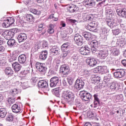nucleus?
Listing matches in <instances>:
<instances>
[{"label": "nucleus", "mask_w": 126, "mask_h": 126, "mask_svg": "<svg viewBox=\"0 0 126 126\" xmlns=\"http://www.w3.org/2000/svg\"><path fill=\"white\" fill-rule=\"evenodd\" d=\"M62 95L63 98H64L68 103H73L74 95L71 92L69 91H63Z\"/></svg>", "instance_id": "nucleus-1"}, {"label": "nucleus", "mask_w": 126, "mask_h": 126, "mask_svg": "<svg viewBox=\"0 0 126 126\" xmlns=\"http://www.w3.org/2000/svg\"><path fill=\"white\" fill-rule=\"evenodd\" d=\"M126 71L124 69H118L115 70L114 72V77L117 78V79H120V78H123L126 76Z\"/></svg>", "instance_id": "nucleus-2"}, {"label": "nucleus", "mask_w": 126, "mask_h": 126, "mask_svg": "<svg viewBox=\"0 0 126 126\" xmlns=\"http://www.w3.org/2000/svg\"><path fill=\"white\" fill-rule=\"evenodd\" d=\"M35 67L41 74H45L47 72V67L44 63L37 62L35 64Z\"/></svg>", "instance_id": "nucleus-3"}, {"label": "nucleus", "mask_w": 126, "mask_h": 126, "mask_svg": "<svg viewBox=\"0 0 126 126\" xmlns=\"http://www.w3.org/2000/svg\"><path fill=\"white\" fill-rule=\"evenodd\" d=\"M80 96L84 101H89L91 99L92 95L87 91H82L80 92Z\"/></svg>", "instance_id": "nucleus-4"}, {"label": "nucleus", "mask_w": 126, "mask_h": 126, "mask_svg": "<svg viewBox=\"0 0 126 126\" xmlns=\"http://www.w3.org/2000/svg\"><path fill=\"white\" fill-rule=\"evenodd\" d=\"M60 72L63 74L64 77H66V76H67L70 72L69 67L66 64L61 65L60 67Z\"/></svg>", "instance_id": "nucleus-5"}, {"label": "nucleus", "mask_w": 126, "mask_h": 126, "mask_svg": "<svg viewBox=\"0 0 126 126\" xmlns=\"http://www.w3.org/2000/svg\"><path fill=\"white\" fill-rule=\"evenodd\" d=\"M91 52V48L88 46L86 45L85 47H81L79 50V53L83 56H88Z\"/></svg>", "instance_id": "nucleus-6"}, {"label": "nucleus", "mask_w": 126, "mask_h": 126, "mask_svg": "<svg viewBox=\"0 0 126 126\" xmlns=\"http://www.w3.org/2000/svg\"><path fill=\"white\" fill-rule=\"evenodd\" d=\"M74 40L78 46H82L83 45V37L79 34H75Z\"/></svg>", "instance_id": "nucleus-7"}, {"label": "nucleus", "mask_w": 126, "mask_h": 126, "mask_svg": "<svg viewBox=\"0 0 126 126\" xmlns=\"http://www.w3.org/2000/svg\"><path fill=\"white\" fill-rule=\"evenodd\" d=\"M83 3L86 7H94L96 5L95 0H84Z\"/></svg>", "instance_id": "nucleus-8"}, {"label": "nucleus", "mask_w": 126, "mask_h": 126, "mask_svg": "<svg viewBox=\"0 0 126 126\" xmlns=\"http://www.w3.org/2000/svg\"><path fill=\"white\" fill-rule=\"evenodd\" d=\"M84 84L83 80L77 79L75 83V88H76L77 90H81V89H82L83 87H84Z\"/></svg>", "instance_id": "nucleus-9"}, {"label": "nucleus", "mask_w": 126, "mask_h": 126, "mask_svg": "<svg viewBox=\"0 0 126 126\" xmlns=\"http://www.w3.org/2000/svg\"><path fill=\"white\" fill-rule=\"evenodd\" d=\"M109 51L108 50H100L98 52L97 57L102 60H104L108 57Z\"/></svg>", "instance_id": "nucleus-10"}, {"label": "nucleus", "mask_w": 126, "mask_h": 126, "mask_svg": "<svg viewBox=\"0 0 126 126\" xmlns=\"http://www.w3.org/2000/svg\"><path fill=\"white\" fill-rule=\"evenodd\" d=\"M50 87H56L58 84H59V82L60 81V80L59 79V77H53L51 78L50 79Z\"/></svg>", "instance_id": "nucleus-11"}, {"label": "nucleus", "mask_w": 126, "mask_h": 126, "mask_svg": "<svg viewBox=\"0 0 126 126\" xmlns=\"http://www.w3.org/2000/svg\"><path fill=\"white\" fill-rule=\"evenodd\" d=\"M86 63L88 65L90 66H94L97 64V61L93 58H88L86 60Z\"/></svg>", "instance_id": "nucleus-12"}, {"label": "nucleus", "mask_w": 126, "mask_h": 126, "mask_svg": "<svg viewBox=\"0 0 126 126\" xmlns=\"http://www.w3.org/2000/svg\"><path fill=\"white\" fill-rule=\"evenodd\" d=\"M11 109L13 113H14L15 114L21 113V108L20 107V105L18 104H13L12 106Z\"/></svg>", "instance_id": "nucleus-13"}, {"label": "nucleus", "mask_w": 126, "mask_h": 126, "mask_svg": "<svg viewBox=\"0 0 126 126\" xmlns=\"http://www.w3.org/2000/svg\"><path fill=\"white\" fill-rule=\"evenodd\" d=\"M116 12L117 13V14L119 15V16H120V17H126V9L123 8V9H117L116 10Z\"/></svg>", "instance_id": "nucleus-14"}, {"label": "nucleus", "mask_w": 126, "mask_h": 126, "mask_svg": "<svg viewBox=\"0 0 126 126\" xmlns=\"http://www.w3.org/2000/svg\"><path fill=\"white\" fill-rule=\"evenodd\" d=\"M38 86L40 88H48V82L46 80H40L38 83Z\"/></svg>", "instance_id": "nucleus-15"}, {"label": "nucleus", "mask_w": 126, "mask_h": 126, "mask_svg": "<svg viewBox=\"0 0 126 126\" xmlns=\"http://www.w3.org/2000/svg\"><path fill=\"white\" fill-rule=\"evenodd\" d=\"M60 48L57 47V46H53L50 49V52L52 55H56L60 54Z\"/></svg>", "instance_id": "nucleus-16"}, {"label": "nucleus", "mask_w": 126, "mask_h": 126, "mask_svg": "<svg viewBox=\"0 0 126 126\" xmlns=\"http://www.w3.org/2000/svg\"><path fill=\"white\" fill-rule=\"evenodd\" d=\"M97 69L98 72H101V73H108L109 72L108 67L106 66H98Z\"/></svg>", "instance_id": "nucleus-17"}, {"label": "nucleus", "mask_w": 126, "mask_h": 126, "mask_svg": "<svg viewBox=\"0 0 126 126\" xmlns=\"http://www.w3.org/2000/svg\"><path fill=\"white\" fill-rule=\"evenodd\" d=\"M12 66L14 68L15 71L17 72L21 69V65L18 62H15L12 63Z\"/></svg>", "instance_id": "nucleus-18"}, {"label": "nucleus", "mask_w": 126, "mask_h": 126, "mask_svg": "<svg viewBox=\"0 0 126 126\" xmlns=\"http://www.w3.org/2000/svg\"><path fill=\"white\" fill-rule=\"evenodd\" d=\"M27 39V35L25 33H21L18 36V40L19 43L24 42Z\"/></svg>", "instance_id": "nucleus-19"}, {"label": "nucleus", "mask_w": 126, "mask_h": 126, "mask_svg": "<svg viewBox=\"0 0 126 126\" xmlns=\"http://www.w3.org/2000/svg\"><path fill=\"white\" fill-rule=\"evenodd\" d=\"M83 36L87 41H91L93 39V34L91 33L85 32L83 33Z\"/></svg>", "instance_id": "nucleus-20"}, {"label": "nucleus", "mask_w": 126, "mask_h": 126, "mask_svg": "<svg viewBox=\"0 0 126 126\" xmlns=\"http://www.w3.org/2000/svg\"><path fill=\"white\" fill-rule=\"evenodd\" d=\"M107 25L111 29L114 28V27H116V26H117L116 20L114 19L109 20L107 21Z\"/></svg>", "instance_id": "nucleus-21"}, {"label": "nucleus", "mask_w": 126, "mask_h": 126, "mask_svg": "<svg viewBox=\"0 0 126 126\" xmlns=\"http://www.w3.org/2000/svg\"><path fill=\"white\" fill-rule=\"evenodd\" d=\"M48 57V51L47 50L43 51L41 52L39 55V58L42 61H45L47 57Z\"/></svg>", "instance_id": "nucleus-22"}, {"label": "nucleus", "mask_w": 126, "mask_h": 126, "mask_svg": "<svg viewBox=\"0 0 126 126\" xmlns=\"http://www.w3.org/2000/svg\"><path fill=\"white\" fill-rule=\"evenodd\" d=\"M18 62L20 63H25L26 62V56L24 54L20 55L18 57Z\"/></svg>", "instance_id": "nucleus-23"}, {"label": "nucleus", "mask_w": 126, "mask_h": 126, "mask_svg": "<svg viewBox=\"0 0 126 126\" xmlns=\"http://www.w3.org/2000/svg\"><path fill=\"white\" fill-rule=\"evenodd\" d=\"M117 44L118 46L123 48L126 47V40L125 39H117Z\"/></svg>", "instance_id": "nucleus-24"}, {"label": "nucleus", "mask_w": 126, "mask_h": 126, "mask_svg": "<svg viewBox=\"0 0 126 126\" xmlns=\"http://www.w3.org/2000/svg\"><path fill=\"white\" fill-rule=\"evenodd\" d=\"M69 46H70V43H69V42H66L64 43L61 46V50L62 52L67 51V50H68V48H69Z\"/></svg>", "instance_id": "nucleus-25"}, {"label": "nucleus", "mask_w": 126, "mask_h": 126, "mask_svg": "<svg viewBox=\"0 0 126 126\" xmlns=\"http://www.w3.org/2000/svg\"><path fill=\"white\" fill-rule=\"evenodd\" d=\"M5 73L6 75H8V76H12L13 75V70L10 67H7L5 69Z\"/></svg>", "instance_id": "nucleus-26"}, {"label": "nucleus", "mask_w": 126, "mask_h": 126, "mask_svg": "<svg viewBox=\"0 0 126 126\" xmlns=\"http://www.w3.org/2000/svg\"><path fill=\"white\" fill-rule=\"evenodd\" d=\"M118 83L116 82H113L110 84L109 89L110 90V91H115L116 89H118Z\"/></svg>", "instance_id": "nucleus-27"}, {"label": "nucleus", "mask_w": 126, "mask_h": 126, "mask_svg": "<svg viewBox=\"0 0 126 126\" xmlns=\"http://www.w3.org/2000/svg\"><path fill=\"white\" fill-rule=\"evenodd\" d=\"M111 54L114 57H118L120 55V50L117 48H113L111 50Z\"/></svg>", "instance_id": "nucleus-28"}, {"label": "nucleus", "mask_w": 126, "mask_h": 126, "mask_svg": "<svg viewBox=\"0 0 126 126\" xmlns=\"http://www.w3.org/2000/svg\"><path fill=\"white\" fill-rule=\"evenodd\" d=\"M55 28V26L53 24H49V27L48 28V29L47 30L48 33L49 34H53L54 32H55V30L54 29Z\"/></svg>", "instance_id": "nucleus-29"}, {"label": "nucleus", "mask_w": 126, "mask_h": 126, "mask_svg": "<svg viewBox=\"0 0 126 126\" xmlns=\"http://www.w3.org/2000/svg\"><path fill=\"white\" fill-rule=\"evenodd\" d=\"M52 93L54 95H55V96H56V97H60L61 95V94H60V88L54 89L52 90Z\"/></svg>", "instance_id": "nucleus-30"}, {"label": "nucleus", "mask_w": 126, "mask_h": 126, "mask_svg": "<svg viewBox=\"0 0 126 126\" xmlns=\"http://www.w3.org/2000/svg\"><path fill=\"white\" fill-rule=\"evenodd\" d=\"M25 80L22 79L21 81V85L23 88V89H26V88H28V82L27 81L24 82Z\"/></svg>", "instance_id": "nucleus-31"}, {"label": "nucleus", "mask_w": 126, "mask_h": 126, "mask_svg": "<svg viewBox=\"0 0 126 126\" xmlns=\"http://www.w3.org/2000/svg\"><path fill=\"white\" fill-rule=\"evenodd\" d=\"M6 116V110L4 108L0 109V118H5Z\"/></svg>", "instance_id": "nucleus-32"}, {"label": "nucleus", "mask_w": 126, "mask_h": 126, "mask_svg": "<svg viewBox=\"0 0 126 126\" xmlns=\"http://www.w3.org/2000/svg\"><path fill=\"white\" fill-rule=\"evenodd\" d=\"M9 40L7 41V44L10 47H13L14 46V44H15V40L14 39H8Z\"/></svg>", "instance_id": "nucleus-33"}, {"label": "nucleus", "mask_w": 126, "mask_h": 126, "mask_svg": "<svg viewBox=\"0 0 126 126\" xmlns=\"http://www.w3.org/2000/svg\"><path fill=\"white\" fill-rule=\"evenodd\" d=\"M27 20L30 22L34 21V17L32 14H29L27 15Z\"/></svg>", "instance_id": "nucleus-34"}, {"label": "nucleus", "mask_w": 126, "mask_h": 126, "mask_svg": "<svg viewBox=\"0 0 126 126\" xmlns=\"http://www.w3.org/2000/svg\"><path fill=\"white\" fill-rule=\"evenodd\" d=\"M2 26L4 28H7L8 27H9V26H10L9 21L8 19L5 20L2 24Z\"/></svg>", "instance_id": "nucleus-35"}, {"label": "nucleus", "mask_w": 126, "mask_h": 126, "mask_svg": "<svg viewBox=\"0 0 126 126\" xmlns=\"http://www.w3.org/2000/svg\"><path fill=\"white\" fill-rule=\"evenodd\" d=\"M68 9L70 12H75V11H77L76 5H72L69 7Z\"/></svg>", "instance_id": "nucleus-36"}, {"label": "nucleus", "mask_w": 126, "mask_h": 126, "mask_svg": "<svg viewBox=\"0 0 126 126\" xmlns=\"http://www.w3.org/2000/svg\"><path fill=\"white\" fill-rule=\"evenodd\" d=\"M14 35L13 33H12L11 31H8V34L7 36H6V40H9L11 39V38H13Z\"/></svg>", "instance_id": "nucleus-37"}, {"label": "nucleus", "mask_w": 126, "mask_h": 126, "mask_svg": "<svg viewBox=\"0 0 126 126\" xmlns=\"http://www.w3.org/2000/svg\"><path fill=\"white\" fill-rule=\"evenodd\" d=\"M31 12L33 13V14H35L36 15H40L41 14V11H38L36 9H31Z\"/></svg>", "instance_id": "nucleus-38"}, {"label": "nucleus", "mask_w": 126, "mask_h": 126, "mask_svg": "<svg viewBox=\"0 0 126 126\" xmlns=\"http://www.w3.org/2000/svg\"><path fill=\"white\" fill-rule=\"evenodd\" d=\"M86 29L88 30L91 31V32H97V29H94V28L92 27L90 24L87 26Z\"/></svg>", "instance_id": "nucleus-39"}, {"label": "nucleus", "mask_w": 126, "mask_h": 126, "mask_svg": "<svg viewBox=\"0 0 126 126\" xmlns=\"http://www.w3.org/2000/svg\"><path fill=\"white\" fill-rule=\"evenodd\" d=\"M114 11L113 10H112V9L111 8H110L109 7L106 8L105 13H106V16H109V15L111 14Z\"/></svg>", "instance_id": "nucleus-40"}, {"label": "nucleus", "mask_w": 126, "mask_h": 126, "mask_svg": "<svg viewBox=\"0 0 126 126\" xmlns=\"http://www.w3.org/2000/svg\"><path fill=\"white\" fill-rule=\"evenodd\" d=\"M6 121L7 122H12L13 121V115L9 114L6 118Z\"/></svg>", "instance_id": "nucleus-41"}, {"label": "nucleus", "mask_w": 126, "mask_h": 126, "mask_svg": "<svg viewBox=\"0 0 126 126\" xmlns=\"http://www.w3.org/2000/svg\"><path fill=\"white\" fill-rule=\"evenodd\" d=\"M90 24L91 26H92L93 28L94 29H96V27L98 26V23L96 22L95 21L90 22Z\"/></svg>", "instance_id": "nucleus-42"}, {"label": "nucleus", "mask_w": 126, "mask_h": 126, "mask_svg": "<svg viewBox=\"0 0 126 126\" xmlns=\"http://www.w3.org/2000/svg\"><path fill=\"white\" fill-rule=\"evenodd\" d=\"M116 16V13H115V12H112L111 14H109L108 16H107V17H108L109 20H111V19H114L113 18H115V17Z\"/></svg>", "instance_id": "nucleus-43"}, {"label": "nucleus", "mask_w": 126, "mask_h": 126, "mask_svg": "<svg viewBox=\"0 0 126 126\" xmlns=\"http://www.w3.org/2000/svg\"><path fill=\"white\" fill-rule=\"evenodd\" d=\"M92 47H94V48H97L99 47V42L97 41V40H94L92 41Z\"/></svg>", "instance_id": "nucleus-44"}, {"label": "nucleus", "mask_w": 126, "mask_h": 126, "mask_svg": "<svg viewBox=\"0 0 126 126\" xmlns=\"http://www.w3.org/2000/svg\"><path fill=\"white\" fill-rule=\"evenodd\" d=\"M17 93H18L17 89H13V90H11L10 92V95H12V96H14V95H16Z\"/></svg>", "instance_id": "nucleus-45"}, {"label": "nucleus", "mask_w": 126, "mask_h": 126, "mask_svg": "<svg viewBox=\"0 0 126 126\" xmlns=\"http://www.w3.org/2000/svg\"><path fill=\"white\" fill-rule=\"evenodd\" d=\"M7 101L10 105H11L15 102V100L13 97H9L7 99Z\"/></svg>", "instance_id": "nucleus-46"}, {"label": "nucleus", "mask_w": 126, "mask_h": 126, "mask_svg": "<svg viewBox=\"0 0 126 126\" xmlns=\"http://www.w3.org/2000/svg\"><path fill=\"white\" fill-rule=\"evenodd\" d=\"M94 18V17L92 15H89L88 16H87V20H88L89 22H91L93 21Z\"/></svg>", "instance_id": "nucleus-47"}, {"label": "nucleus", "mask_w": 126, "mask_h": 126, "mask_svg": "<svg viewBox=\"0 0 126 126\" xmlns=\"http://www.w3.org/2000/svg\"><path fill=\"white\" fill-rule=\"evenodd\" d=\"M39 49H40V46H39V45H35L32 50V52H37Z\"/></svg>", "instance_id": "nucleus-48"}, {"label": "nucleus", "mask_w": 126, "mask_h": 126, "mask_svg": "<svg viewBox=\"0 0 126 126\" xmlns=\"http://www.w3.org/2000/svg\"><path fill=\"white\" fill-rule=\"evenodd\" d=\"M83 9H84V6L83 5H79V6H77L76 5V9L77 11H78V10H79V11H80V10H83Z\"/></svg>", "instance_id": "nucleus-49"}, {"label": "nucleus", "mask_w": 126, "mask_h": 126, "mask_svg": "<svg viewBox=\"0 0 126 126\" xmlns=\"http://www.w3.org/2000/svg\"><path fill=\"white\" fill-rule=\"evenodd\" d=\"M116 99L119 101H123L124 99V96L123 94H120L117 96Z\"/></svg>", "instance_id": "nucleus-50"}, {"label": "nucleus", "mask_w": 126, "mask_h": 126, "mask_svg": "<svg viewBox=\"0 0 126 126\" xmlns=\"http://www.w3.org/2000/svg\"><path fill=\"white\" fill-rule=\"evenodd\" d=\"M113 34H114V35H119V34H120V33H121V30L120 29H116L113 31Z\"/></svg>", "instance_id": "nucleus-51"}, {"label": "nucleus", "mask_w": 126, "mask_h": 126, "mask_svg": "<svg viewBox=\"0 0 126 126\" xmlns=\"http://www.w3.org/2000/svg\"><path fill=\"white\" fill-rule=\"evenodd\" d=\"M31 82L32 84H35L37 82V78L35 77H33L31 80Z\"/></svg>", "instance_id": "nucleus-52"}, {"label": "nucleus", "mask_w": 126, "mask_h": 126, "mask_svg": "<svg viewBox=\"0 0 126 126\" xmlns=\"http://www.w3.org/2000/svg\"><path fill=\"white\" fill-rule=\"evenodd\" d=\"M112 78V77L111 76V75H108L107 76H105L104 77V80H106V81H110V79Z\"/></svg>", "instance_id": "nucleus-53"}, {"label": "nucleus", "mask_w": 126, "mask_h": 126, "mask_svg": "<svg viewBox=\"0 0 126 126\" xmlns=\"http://www.w3.org/2000/svg\"><path fill=\"white\" fill-rule=\"evenodd\" d=\"M8 32V31H4L2 33V36L4 37L5 39H6V37H7V36Z\"/></svg>", "instance_id": "nucleus-54"}, {"label": "nucleus", "mask_w": 126, "mask_h": 126, "mask_svg": "<svg viewBox=\"0 0 126 126\" xmlns=\"http://www.w3.org/2000/svg\"><path fill=\"white\" fill-rule=\"evenodd\" d=\"M92 77L93 78H92V81H94V82L96 83V82H99L100 81V80H98V79H97V78H96L95 76H93Z\"/></svg>", "instance_id": "nucleus-55"}, {"label": "nucleus", "mask_w": 126, "mask_h": 126, "mask_svg": "<svg viewBox=\"0 0 126 126\" xmlns=\"http://www.w3.org/2000/svg\"><path fill=\"white\" fill-rule=\"evenodd\" d=\"M44 29V24H40L38 26V31H41Z\"/></svg>", "instance_id": "nucleus-56"}, {"label": "nucleus", "mask_w": 126, "mask_h": 126, "mask_svg": "<svg viewBox=\"0 0 126 126\" xmlns=\"http://www.w3.org/2000/svg\"><path fill=\"white\" fill-rule=\"evenodd\" d=\"M101 32L102 34H103V35H105L106 34H107V33H108V31L106 28L101 29Z\"/></svg>", "instance_id": "nucleus-57"}, {"label": "nucleus", "mask_w": 126, "mask_h": 126, "mask_svg": "<svg viewBox=\"0 0 126 126\" xmlns=\"http://www.w3.org/2000/svg\"><path fill=\"white\" fill-rule=\"evenodd\" d=\"M43 48H47L48 47V42L46 41H43L42 42Z\"/></svg>", "instance_id": "nucleus-58"}, {"label": "nucleus", "mask_w": 126, "mask_h": 126, "mask_svg": "<svg viewBox=\"0 0 126 126\" xmlns=\"http://www.w3.org/2000/svg\"><path fill=\"white\" fill-rule=\"evenodd\" d=\"M8 20L9 21L10 26L12 25L14 23V19L12 18L8 19Z\"/></svg>", "instance_id": "nucleus-59"}, {"label": "nucleus", "mask_w": 126, "mask_h": 126, "mask_svg": "<svg viewBox=\"0 0 126 126\" xmlns=\"http://www.w3.org/2000/svg\"><path fill=\"white\" fill-rule=\"evenodd\" d=\"M63 55L62 57L63 58H65L67 56V55H68V51H63Z\"/></svg>", "instance_id": "nucleus-60"}, {"label": "nucleus", "mask_w": 126, "mask_h": 126, "mask_svg": "<svg viewBox=\"0 0 126 126\" xmlns=\"http://www.w3.org/2000/svg\"><path fill=\"white\" fill-rule=\"evenodd\" d=\"M97 47H94V46H92L91 47V51L92 53H94L95 52H97Z\"/></svg>", "instance_id": "nucleus-61"}, {"label": "nucleus", "mask_w": 126, "mask_h": 126, "mask_svg": "<svg viewBox=\"0 0 126 126\" xmlns=\"http://www.w3.org/2000/svg\"><path fill=\"white\" fill-rule=\"evenodd\" d=\"M11 32H12L13 35H14L15 33H17V29H12L11 31Z\"/></svg>", "instance_id": "nucleus-62"}, {"label": "nucleus", "mask_w": 126, "mask_h": 126, "mask_svg": "<svg viewBox=\"0 0 126 126\" xmlns=\"http://www.w3.org/2000/svg\"><path fill=\"white\" fill-rule=\"evenodd\" d=\"M4 50H5L4 47L2 46H0V53H3V52H4Z\"/></svg>", "instance_id": "nucleus-63"}, {"label": "nucleus", "mask_w": 126, "mask_h": 126, "mask_svg": "<svg viewBox=\"0 0 126 126\" xmlns=\"http://www.w3.org/2000/svg\"><path fill=\"white\" fill-rule=\"evenodd\" d=\"M22 73H23V74H24V75H26L27 74H29V70H24L22 72Z\"/></svg>", "instance_id": "nucleus-64"}]
</instances>
